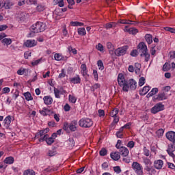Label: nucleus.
Listing matches in <instances>:
<instances>
[{
    "label": "nucleus",
    "instance_id": "obj_4",
    "mask_svg": "<svg viewBox=\"0 0 175 175\" xmlns=\"http://www.w3.org/2000/svg\"><path fill=\"white\" fill-rule=\"evenodd\" d=\"M94 122L90 118H83L81 119L79 122V126L81 128H91Z\"/></svg>",
    "mask_w": 175,
    "mask_h": 175
},
{
    "label": "nucleus",
    "instance_id": "obj_16",
    "mask_svg": "<svg viewBox=\"0 0 175 175\" xmlns=\"http://www.w3.org/2000/svg\"><path fill=\"white\" fill-rule=\"evenodd\" d=\"M139 54L142 58H143V57L145 58L146 62H148L150 61V55L148 53V49L144 51V52H141Z\"/></svg>",
    "mask_w": 175,
    "mask_h": 175
},
{
    "label": "nucleus",
    "instance_id": "obj_35",
    "mask_svg": "<svg viewBox=\"0 0 175 175\" xmlns=\"http://www.w3.org/2000/svg\"><path fill=\"white\" fill-rule=\"evenodd\" d=\"M171 66H170V64L166 62L165 63V64L163 66V70L164 72H169V70H170L171 69Z\"/></svg>",
    "mask_w": 175,
    "mask_h": 175
},
{
    "label": "nucleus",
    "instance_id": "obj_46",
    "mask_svg": "<svg viewBox=\"0 0 175 175\" xmlns=\"http://www.w3.org/2000/svg\"><path fill=\"white\" fill-rule=\"evenodd\" d=\"M54 58H55V61H62V55H61L59 53H55L54 55Z\"/></svg>",
    "mask_w": 175,
    "mask_h": 175
},
{
    "label": "nucleus",
    "instance_id": "obj_38",
    "mask_svg": "<svg viewBox=\"0 0 175 175\" xmlns=\"http://www.w3.org/2000/svg\"><path fill=\"white\" fill-rule=\"evenodd\" d=\"M119 110L117 108L113 109L111 112L110 113L111 117H117L118 114Z\"/></svg>",
    "mask_w": 175,
    "mask_h": 175
},
{
    "label": "nucleus",
    "instance_id": "obj_26",
    "mask_svg": "<svg viewBox=\"0 0 175 175\" xmlns=\"http://www.w3.org/2000/svg\"><path fill=\"white\" fill-rule=\"evenodd\" d=\"M159 90L157 88H152V90L147 94L146 98H150V96H154L156 94H158Z\"/></svg>",
    "mask_w": 175,
    "mask_h": 175
},
{
    "label": "nucleus",
    "instance_id": "obj_37",
    "mask_svg": "<svg viewBox=\"0 0 175 175\" xmlns=\"http://www.w3.org/2000/svg\"><path fill=\"white\" fill-rule=\"evenodd\" d=\"M118 23H120V24H136L137 22H133L132 21L123 19V20H120Z\"/></svg>",
    "mask_w": 175,
    "mask_h": 175
},
{
    "label": "nucleus",
    "instance_id": "obj_29",
    "mask_svg": "<svg viewBox=\"0 0 175 175\" xmlns=\"http://www.w3.org/2000/svg\"><path fill=\"white\" fill-rule=\"evenodd\" d=\"M140 69H142V64L139 63L135 64L134 70L136 75H140Z\"/></svg>",
    "mask_w": 175,
    "mask_h": 175
},
{
    "label": "nucleus",
    "instance_id": "obj_31",
    "mask_svg": "<svg viewBox=\"0 0 175 175\" xmlns=\"http://www.w3.org/2000/svg\"><path fill=\"white\" fill-rule=\"evenodd\" d=\"M12 40L11 38H4L1 40V43L3 44V45L5 46V44H6V46H9L10 44H12Z\"/></svg>",
    "mask_w": 175,
    "mask_h": 175
},
{
    "label": "nucleus",
    "instance_id": "obj_42",
    "mask_svg": "<svg viewBox=\"0 0 175 175\" xmlns=\"http://www.w3.org/2000/svg\"><path fill=\"white\" fill-rule=\"evenodd\" d=\"M18 75H19L20 76H23V75H24V73H28V69H19L17 71Z\"/></svg>",
    "mask_w": 175,
    "mask_h": 175
},
{
    "label": "nucleus",
    "instance_id": "obj_11",
    "mask_svg": "<svg viewBox=\"0 0 175 175\" xmlns=\"http://www.w3.org/2000/svg\"><path fill=\"white\" fill-rule=\"evenodd\" d=\"M175 151V146L174 144H170L168 145V148L167 150V154L170 155V157H172V158L175 157L174 152Z\"/></svg>",
    "mask_w": 175,
    "mask_h": 175
},
{
    "label": "nucleus",
    "instance_id": "obj_6",
    "mask_svg": "<svg viewBox=\"0 0 175 175\" xmlns=\"http://www.w3.org/2000/svg\"><path fill=\"white\" fill-rule=\"evenodd\" d=\"M165 105L162 104V103H159L156 104L151 109L150 111L152 114H157V113H159V111H162L164 110Z\"/></svg>",
    "mask_w": 175,
    "mask_h": 175
},
{
    "label": "nucleus",
    "instance_id": "obj_15",
    "mask_svg": "<svg viewBox=\"0 0 175 175\" xmlns=\"http://www.w3.org/2000/svg\"><path fill=\"white\" fill-rule=\"evenodd\" d=\"M163 166V161L156 160L154 161V167L155 169H157V170H160V169H162Z\"/></svg>",
    "mask_w": 175,
    "mask_h": 175
},
{
    "label": "nucleus",
    "instance_id": "obj_3",
    "mask_svg": "<svg viewBox=\"0 0 175 175\" xmlns=\"http://www.w3.org/2000/svg\"><path fill=\"white\" fill-rule=\"evenodd\" d=\"M118 83L120 87H123L122 90L125 92H128L129 90V85L128 84V81L125 80V77L124 75L119 74L118 77Z\"/></svg>",
    "mask_w": 175,
    "mask_h": 175
},
{
    "label": "nucleus",
    "instance_id": "obj_22",
    "mask_svg": "<svg viewBox=\"0 0 175 175\" xmlns=\"http://www.w3.org/2000/svg\"><path fill=\"white\" fill-rule=\"evenodd\" d=\"M129 26H125V29L126 32H129L131 35H136V33H137V32H139V30H137V29L136 28H129L128 29Z\"/></svg>",
    "mask_w": 175,
    "mask_h": 175
},
{
    "label": "nucleus",
    "instance_id": "obj_5",
    "mask_svg": "<svg viewBox=\"0 0 175 175\" xmlns=\"http://www.w3.org/2000/svg\"><path fill=\"white\" fill-rule=\"evenodd\" d=\"M129 49L128 45H125L120 48H118L115 50L114 53L117 57H121V55H125L126 54V51Z\"/></svg>",
    "mask_w": 175,
    "mask_h": 175
},
{
    "label": "nucleus",
    "instance_id": "obj_17",
    "mask_svg": "<svg viewBox=\"0 0 175 175\" xmlns=\"http://www.w3.org/2000/svg\"><path fill=\"white\" fill-rule=\"evenodd\" d=\"M129 88L132 90L133 91H135L136 90V87H137V83H136V81L134 79H130L129 81Z\"/></svg>",
    "mask_w": 175,
    "mask_h": 175
},
{
    "label": "nucleus",
    "instance_id": "obj_14",
    "mask_svg": "<svg viewBox=\"0 0 175 175\" xmlns=\"http://www.w3.org/2000/svg\"><path fill=\"white\" fill-rule=\"evenodd\" d=\"M69 129L71 132H76V131H77V120H72L70 122Z\"/></svg>",
    "mask_w": 175,
    "mask_h": 175
},
{
    "label": "nucleus",
    "instance_id": "obj_57",
    "mask_svg": "<svg viewBox=\"0 0 175 175\" xmlns=\"http://www.w3.org/2000/svg\"><path fill=\"white\" fill-rule=\"evenodd\" d=\"M144 154L146 157H150V150L146 146L144 147Z\"/></svg>",
    "mask_w": 175,
    "mask_h": 175
},
{
    "label": "nucleus",
    "instance_id": "obj_19",
    "mask_svg": "<svg viewBox=\"0 0 175 175\" xmlns=\"http://www.w3.org/2000/svg\"><path fill=\"white\" fill-rule=\"evenodd\" d=\"M12 122V116H7L4 120V127L5 129H9V126H10V124Z\"/></svg>",
    "mask_w": 175,
    "mask_h": 175
},
{
    "label": "nucleus",
    "instance_id": "obj_49",
    "mask_svg": "<svg viewBox=\"0 0 175 175\" xmlns=\"http://www.w3.org/2000/svg\"><path fill=\"white\" fill-rule=\"evenodd\" d=\"M69 101L71 102V103H76V100H77V98L75 97L74 96L69 95Z\"/></svg>",
    "mask_w": 175,
    "mask_h": 175
},
{
    "label": "nucleus",
    "instance_id": "obj_41",
    "mask_svg": "<svg viewBox=\"0 0 175 175\" xmlns=\"http://www.w3.org/2000/svg\"><path fill=\"white\" fill-rule=\"evenodd\" d=\"M60 93H61V91H59V90L54 88V94H55V98H57L58 99H59V98H61V96H59Z\"/></svg>",
    "mask_w": 175,
    "mask_h": 175
},
{
    "label": "nucleus",
    "instance_id": "obj_47",
    "mask_svg": "<svg viewBox=\"0 0 175 175\" xmlns=\"http://www.w3.org/2000/svg\"><path fill=\"white\" fill-rule=\"evenodd\" d=\"M49 110L47 108H44L43 110L40 111V114H42V116H47V113H49Z\"/></svg>",
    "mask_w": 175,
    "mask_h": 175
},
{
    "label": "nucleus",
    "instance_id": "obj_58",
    "mask_svg": "<svg viewBox=\"0 0 175 175\" xmlns=\"http://www.w3.org/2000/svg\"><path fill=\"white\" fill-rule=\"evenodd\" d=\"M164 29L165 31H167L168 32H171V33H175V29L172 27H164Z\"/></svg>",
    "mask_w": 175,
    "mask_h": 175
},
{
    "label": "nucleus",
    "instance_id": "obj_9",
    "mask_svg": "<svg viewBox=\"0 0 175 175\" xmlns=\"http://www.w3.org/2000/svg\"><path fill=\"white\" fill-rule=\"evenodd\" d=\"M165 137L171 142L173 144H175V132L168 131L165 134Z\"/></svg>",
    "mask_w": 175,
    "mask_h": 175
},
{
    "label": "nucleus",
    "instance_id": "obj_18",
    "mask_svg": "<svg viewBox=\"0 0 175 175\" xmlns=\"http://www.w3.org/2000/svg\"><path fill=\"white\" fill-rule=\"evenodd\" d=\"M13 3L10 1V0H6L4 3H1V8H4L5 9H10L12 6H13Z\"/></svg>",
    "mask_w": 175,
    "mask_h": 175
},
{
    "label": "nucleus",
    "instance_id": "obj_21",
    "mask_svg": "<svg viewBox=\"0 0 175 175\" xmlns=\"http://www.w3.org/2000/svg\"><path fill=\"white\" fill-rule=\"evenodd\" d=\"M44 103L46 105H50L53 104V98L50 96H45L43 98Z\"/></svg>",
    "mask_w": 175,
    "mask_h": 175
},
{
    "label": "nucleus",
    "instance_id": "obj_13",
    "mask_svg": "<svg viewBox=\"0 0 175 175\" xmlns=\"http://www.w3.org/2000/svg\"><path fill=\"white\" fill-rule=\"evenodd\" d=\"M23 46L28 48L35 47L36 41L35 40H27L24 42Z\"/></svg>",
    "mask_w": 175,
    "mask_h": 175
},
{
    "label": "nucleus",
    "instance_id": "obj_45",
    "mask_svg": "<svg viewBox=\"0 0 175 175\" xmlns=\"http://www.w3.org/2000/svg\"><path fill=\"white\" fill-rule=\"evenodd\" d=\"M99 154L101 157H105V155L107 154V150H106V148H103L100 152H99Z\"/></svg>",
    "mask_w": 175,
    "mask_h": 175
},
{
    "label": "nucleus",
    "instance_id": "obj_7",
    "mask_svg": "<svg viewBox=\"0 0 175 175\" xmlns=\"http://www.w3.org/2000/svg\"><path fill=\"white\" fill-rule=\"evenodd\" d=\"M132 167L138 175H143V167L138 162H133Z\"/></svg>",
    "mask_w": 175,
    "mask_h": 175
},
{
    "label": "nucleus",
    "instance_id": "obj_33",
    "mask_svg": "<svg viewBox=\"0 0 175 175\" xmlns=\"http://www.w3.org/2000/svg\"><path fill=\"white\" fill-rule=\"evenodd\" d=\"M70 25L72 27H83V25H84V23H81V22H77V21H71L70 22Z\"/></svg>",
    "mask_w": 175,
    "mask_h": 175
},
{
    "label": "nucleus",
    "instance_id": "obj_28",
    "mask_svg": "<svg viewBox=\"0 0 175 175\" xmlns=\"http://www.w3.org/2000/svg\"><path fill=\"white\" fill-rule=\"evenodd\" d=\"M68 143V146L69 148H73L75 147L76 143L75 142V139H73L72 137H70L68 139V140L66 141Z\"/></svg>",
    "mask_w": 175,
    "mask_h": 175
},
{
    "label": "nucleus",
    "instance_id": "obj_20",
    "mask_svg": "<svg viewBox=\"0 0 175 175\" xmlns=\"http://www.w3.org/2000/svg\"><path fill=\"white\" fill-rule=\"evenodd\" d=\"M119 150L122 157H128V155L129 154V150L126 147L121 146Z\"/></svg>",
    "mask_w": 175,
    "mask_h": 175
},
{
    "label": "nucleus",
    "instance_id": "obj_43",
    "mask_svg": "<svg viewBox=\"0 0 175 175\" xmlns=\"http://www.w3.org/2000/svg\"><path fill=\"white\" fill-rule=\"evenodd\" d=\"M79 35H81V36H84L86 33L85 29L84 27L78 29Z\"/></svg>",
    "mask_w": 175,
    "mask_h": 175
},
{
    "label": "nucleus",
    "instance_id": "obj_1",
    "mask_svg": "<svg viewBox=\"0 0 175 175\" xmlns=\"http://www.w3.org/2000/svg\"><path fill=\"white\" fill-rule=\"evenodd\" d=\"M46 30V23L42 22H37L30 27L31 32L29 33V38L35 36V33H39Z\"/></svg>",
    "mask_w": 175,
    "mask_h": 175
},
{
    "label": "nucleus",
    "instance_id": "obj_63",
    "mask_svg": "<svg viewBox=\"0 0 175 175\" xmlns=\"http://www.w3.org/2000/svg\"><path fill=\"white\" fill-rule=\"evenodd\" d=\"M19 94L20 92H18V90H16V92L12 95V98L14 100L17 99V98H18Z\"/></svg>",
    "mask_w": 175,
    "mask_h": 175
},
{
    "label": "nucleus",
    "instance_id": "obj_34",
    "mask_svg": "<svg viewBox=\"0 0 175 175\" xmlns=\"http://www.w3.org/2000/svg\"><path fill=\"white\" fill-rule=\"evenodd\" d=\"M48 157H54L57 155V150H55V148H53L52 150H50L47 152Z\"/></svg>",
    "mask_w": 175,
    "mask_h": 175
},
{
    "label": "nucleus",
    "instance_id": "obj_55",
    "mask_svg": "<svg viewBox=\"0 0 175 175\" xmlns=\"http://www.w3.org/2000/svg\"><path fill=\"white\" fill-rule=\"evenodd\" d=\"M113 171L115 172V173H117L118 174H119V173L121 172V167L120 166L113 167Z\"/></svg>",
    "mask_w": 175,
    "mask_h": 175
},
{
    "label": "nucleus",
    "instance_id": "obj_61",
    "mask_svg": "<svg viewBox=\"0 0 175 175\" xmlns=\"http://www.w3.org/2000/svg\"><path fill=\"white\" fill-rule=\"evenodd\" d=\"M127 147H129V148H133V147H135V142H129V143L127 144Z\"/></svg>",
    "mask_w": 175,
    "mask_h": 175
},
{
    "label": "nucleus",
    "instance_id": "obj_27",
    "mask_svg": "<svg viewBox=\"0 0 175 175\" xmlns=\"http://www.w3.org/2000/svg\"><path fill=\"white\" fill-rule=\"evenodd\" d=\"M4 163H7L8 165H12L14 163V158L13 157H8L5 159Z\"/></svg>",
    "mask_w": 175,
    "mask_h": 175
},
{
    "label": "nucleus",
    "instance_id": "obj_64",
    "mask_svg": "<svg viewBox=\"0 0 175 175\" xmlns=\"http://www.w3.org/2000/svg\"><path fill=\"white\" fill-rule=\"evenodd\" d=\"M167 163L169 169H172V170H175V165L174 163H172L170 162H167Z\"/></svg>",
    "mask_w": 175,
    "mask_h": 175
},
{
    "label": "nucleus",
    "instance_id": "obj_54",
    "mask_svg": "<svg viewBox=\"0 0 175 175\" xmlns=\"http://www.w3.org/2000/svg\"><path fill=\"white\" fill-rule=\"evenodd\" d=\"M56 5H58L59 8H64L65 6V3L64 0H60V1L55 2Z\"/></svg>",
    "mask_w": 175,
    "mask_h": 175
},
{
    "label": "nucleus",
    "instance_id": "obj_30",
    "mask_svg": "<svg viewBox=\"0 0 175 175\" xmlns=\"http://www.w3.org/2000/svg\"><path fill=\"white\" fill-rule=\"evenodd\" d=\"M145 39L148 44H151V43H152V36H151V34H146L145 36Z\"/></svg>",
    "mask_w": 175,
    "mask_h": 175
},
{
    "label": "nucleus",
    "instance_id": "obj_25",
    "mask_svg": "<svg viewBox=\"0 0 175 175\" xmlns=\"http://www.w3.org/2000/svg\"><path fill=\"white\" fill-rule=\"evenodd\" d=\"M150 90H151V87L145 86L142 89V90L139 91V95L143 96L146 95L148 92V91H150Z\"/></svg>",
    "mask_w": 175,
    "mask_h": 175
},
{
    "label": "nucleus",
    "instance_id": "obj_62",
    "mask_svg": "<svg viewBox=\"0 0 175 175\" xmlns=\"http://www.w3.org/2000/svg\"><path fill=\"white\" fill-rule=\"evenodd\" d=\"M40 61H42V59H39L35 60L34 62H31L32 66H36V65L40 63Z\"/></svg>",
    "mask_w": 175,
    "mask_h": 175
},
{
    "label": "nucleus",
    "instance_id": "obj_51",
    "mask_svg": "<svg viewBox=\"0 0 175 175\" xmlns=\"http://www.w3.org/2000/svg\"><path fill=\"white\" fill-rule=\"evenodd\" d=\"M100 88V84L99 83H96L94 84L91 90L93 91V92L95 91V90H98V88Z\"/></svg>",
    "mask_w": 175,
    "mask_h": 175
},
{
    "label": "nucleus",
    "instance_id": "obj_23",
    "mask_svg": "<svg viewBox=\"0 0 175 175\" xmlns=\"http://www.w3.org/2000/svg\"><path fill=\"white\" fill-rule=\"evenodd\" d=\"M110 157L113 161H119L121 155L118 152H111Z\"/></svg>",
    "mask_w": 175,
    "mask_h": 175
},
{
    "label": "nucleus",
    "instance_id": "obj_10",
    "mask_svg": "<svg viewBox=\"0 0 175 175\" xmlns=\"http://www.w3.org/2000/svg\"><path fill=\"white\" fill-rule=\"evenodd\" d=\"M166 99H167V96L164 92H160L153 97V100H166Z\"/></svg>",
    "mask_w": 175,
    "mask_h": 175
},
{
    "label": "nucleus",
    "instance_id": "obj_44",
    "mask_svg": "<svg viewBox=\"0 0 175 175\" xmlns=\"http://www.w3.org/2000/svg\"><path fill=\"white\" fill-rule=\"evenodd\" d=\"M97 65L100 70H103V69H105V66H103V62H102V60H98L97 62Z\"/></svg>",
    "mask_w": 175,
    "mask_h": 175
},
{
    "label": "nucleus",
    "instance_id": "obj_39",
    "mask_svg": "<svg viewBox=\"0 0 175 175\" xmlns=\"http://www.w3.org/2000/svg\"><path fill=\"white\" fill-rule=\"evenodd\" d=\"M144 84H146V78H144V77H142L139 80V87H143Z\"/></svg>",
    "mask_w": 175,
    "mask_h": 175
},
{
    "label": "nucleus",
    "instance_id": "obj_2",
    "mask_svg": "<svg viewBox=\"0 0 175 175\" xmlns=\"http://www.w3.org/2000/svg\"><path fill=\"white\" fill-rule=\"evenodd\" d=\"M143 163L145 165L144 170L147 172L149 175H154L157 173V170L152 167V162L151 160L146 157H142Z\"/></svg>",
    "mask_w": 175,
    "mask_h": 175
},
{
    "label": "nucleus",
    "instance_id": "obj_36",
    "mask_svg": "<svg viewBox=\"0 0 175 175\" xmlns=\"http://www.w3.org/2000/svg\"><path fill=\"white\" fill-rule=\"evenodd\" d=\"M23 175H35V171L31 169L25 170Z\"/></svg>",
    "mask_w": 175,
    "mask_h": 175
},
{
    "label": "nucleus",
    "instance_id": "obj_50",
    "mask_svg": "<svg viewBox=\"0 0 175 175\" xmlns=\"http://www.w3.org/2000/svg\"><path fill=\"white\" fill-rule=\"evenodd\" d=\"M96 49L98 51H103V50H104L103 45H102V44H100V43H98V45L96 46Z\"/></svg>",
    "mask_w": 175,
    "mask_h": 175
},
{
    "label": "nucleus",
    "instance_id": "obj_56",
    "mask_svg": "<svg viewBox=\"0 0 175 175\" xmlns=\"http://www.w3.org/2000/svg\"><path fill=\"white\" fill-rule=\"evenodd\" d=\"M137 54H139V51L134 49L131 52V57H137Z\"/></svg>",
    "mask_w": 175,
    "mask_h": 175
},
{
    "label": "nucleus",
    "instance_id": "obj_32",
    "mask_svg": "<svg viewBox=\"0 0 175 175\" xmlns=\"http://www.w3.org/2000/svg\"><path fill=\"white\" fill-rule=\"evenodd\" d=\"M24 96L26 99V100H33V98L32 97V95L31 94V93L29 92H27L26 93H24Z\"/></svg>",
    "mask_w": 175,
    "mask_h": 175
},
{
    "label": "nucleus",
    "instance_id": "obj_12",
    "mask_svg": "<svg viewBox=\"0 0 175 175\" xmlns=\"http://www.w3.org/2000/svg\"><path fill=\"white\" fill-rule=\"evenodd\" d=\"M137 49L139 54H140V53H143L144 51H146V50H148L147 49V45H146V43H144V42H139L137 46Z\"/></svg>",
    "mask_w": 175,
    "mask_h": 175
},
{
    "label": "nucleus",
    "instance_id": "obj_48",
    "mask_svg": "<svg viewBox=\"0 0 175 175\" xmlns=\"http://www.w3.org/2000/svg\"><path fill=\"white\" fill-rule=\"evenodd\" d=\"M63 129L64 131H66V132H69V123H68L67 122H64Z\"/></svg>",
    "mask_w": 175,
    "mask_h": 175
},
{
    "label": "nucleus",
    "instance_id": "obj_59",
    "mask_svg": "<svg viewBox=\"0 0 175 175\" xmlns=\"http://www.w3.org/2000/svg\"><path fill=\"white\" fill-rule=\"evenodd\" d=\"M62 72L59 75V79H64L66 74L65 73V69H62Z\"/></svg>",
    "mask_w": 175,
    "mask_h": 175
},
{
    "label": "nucleus",
    "instance_id": "obj_24",
    "mask_svg": "<svg viewBox=\"0 0 175 175\" xmlns=\"http://www.w3.org/2000/svg\"><path fill=\"white\" fill-rule=\"evenodd\" d=\"M70 81L72 84H80V83H81V79L77 75V77L70 78Z\"/></svg>",
    "mask_w": 175,
    "mask_h": 175
},
{
    "label": "nucleus",
    "instance_id": "obj_52",
    "mask_svg": "<svg viewBox=\"0 0 175 175\" xmlns=\"http://www.w3.org/2000/svg\"><path fill=\"white\" fill-rule=\"evenodd\" d=\"M69 53H72V54H77V50L76 49H72V46H68V48Z\"/></svg>",
    "mask_w": 175,
    "mask_h": 175
},
{
    "label": "nucleus",
    "instance_id": "obj_53",
    "mask_svg": "<svg viewBox=\"0 0 175 175\" xmlns=\"http://www.w3.org/2000/svg\"><path fill=\"white\" fill-rule=\"evenodd\" d=\"M44 135H46V132L44 131V130H40V131H39V133H37L36 134V137H38V136L42 137V136H43Z\"/></svg>",
    "mask_w": 175,
    "mask_h": 175
},
{
    "label": "nucleus",
    "instance_id": "obj_8",
    "mask_svg": "<svg viewBox=\"0 0 175 175\" xmlns=\"http://www.w3.org/2000/svg\"><path fill=\"white\" fill-rule=\"evenodd\" d=\"M39 142H46V144H48V146H51V144H53V143H54L55 140L54 138L50 137H49V134H46L44 135V137L42 138H40L39 139Z\"/></svg>",
    "mask_w": 175,
    "mask_h": 175
},
{
    "label": "nucleus",
    "instance_id": "obj_40",
    "mask_svg": "<svg viewBox=\"0 0 175 175\" xmlns=\"http://www.w3.org/2000/svg\"><path fill=\"white\" fill-rule=\"evenodd\" d=\"M163 133H165V130H163V129H160L156 132L158 137H162V136H163Z\"/></svg>",
    "mask_w": 175,
    "mask_h": 175
},
{
    "label": "nucleus",
    "instance_id": "obj_60",
    "mask_svg": "<svg viewBox=\"0 0 175 175\" xmlns=\"http://www.w3.org/2000/svg\"><path fill=\"white\" fill-rule=\"evenodd\" d=\"M107 49L110 50L109 51H113V50H114V46H113V44H111V42H107Z\"/></svg>",
    "mask_w": 175,
    "mask_h": 175
}]
</instances>
